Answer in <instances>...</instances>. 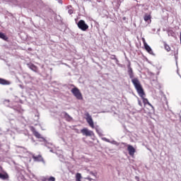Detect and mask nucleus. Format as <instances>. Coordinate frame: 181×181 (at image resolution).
Segmentation results:
<instances>
[{
    "label": "nucleus",
    "mask_w": 181,
    "mask_h": 181,
    "mask_svg": "<svg viewBox=\"0 0 181 181\" xmlns=\"http://www.w3.org/2000/svg\"><path fill=\"white\" fill-rule=\"evenodd\" d=\"M132 84L134 86L135 89L136 90L139 97L143 100V103L144 105H149L150 107H152V104L149 103V100H148L147 98H145V92L144 91V88H142V85L141 84V82L139 81V78H134L132 79Z\"/></svg>",
    "instance_id": "1"
},
{
    "label": "nucleus",
    "mask_w": 181,
    "mask_h": 181,
    "mask_svg": "<svg viewBox=\"0 0 181 181\" xmlns=\"http://www.w3.org/2000/svg\"><path fill=\"white\" fill-rule=\"evenodd\" d=\"M71 93L76 97L77 100H83V94L78 88H74L71 90Z\"/></svg>",
    "instance_id": "2"
},
{
    "label": "nucleus",
    "mask_w": 181,
    "mask_h": 181,
    "mask_svg": "<svg viewBox=\"0 0 181 181\" xmlns=\"http://www.w3.org/2000/svg\"><path fill=\"white\" fill-rule=\"evenodd\" d=\"M77 26L78 29H81V30H83V32H86V30L88 29V25L86 23L84 20H80L77 23Z\"/></svg>",
    "instance_id": "3"
},
{
    "label": "nucleus",
    "mask_w": 181,
    "mask_h": 181,
    "mask_svg": "<svg viewBox=\"0 0 181 181\" xmlns=\"http://www.w3.org/2000/svg\"><path fill=\"white\" fill-rule=\"evenodd\" d=\"M127 69H128L127 73L129 76V78H132V80L138 78H134V70H132V68L131 67V62H129V64L127 65Z\"/></svg>",
    "instance_id": "4"
},
{
    "label": "nucleus",
    "mask_w": 181,
    "mask_h": 181,
    "mask_svg": "<svg viewBox=\"0 0 181 181\" xmlns=\"http://www.w3.org/2000/svg\"><path fill=\"white\" fill-rule=\"evenodd\" d=\"M86 117V121L88 124L90 126V127L94 128V122L93 121V117L90 115V113L86 112L85 113Z\"/></svg>",
    "instance_id": "5"
},
{
    "label": "nucleus",
    "mask_w": 181,
    "mask_h": 181,
    "mask_svg": "<svg viewBox=\"0 0 181 181\" xmlns=\"http://www.w3.org/2000/svg\"><path fill=\"white\" fill-rule=\"evenodd\" d=\"M81 132L83 135H86V136H93V135H94V132L91 130H88L87 128L82 129Z\"/></svg>",
    "instance_id": "6"
},
{
    "label": "nucleus",
    "mask_w": 181,
    "mask_h": 181,
    "mask_svg": "<svg viewBox=\"0 0 181 181\" xmlns=\"http://www.w3.org/2000/svg\"><path fill=\"white\" fill-rule=\"evenodd\" d=\"M127 151L129 152V155H130V156H134V155H135V148H134V146H131V145H128L127 146Z\"/></svg>",
    "instance_id": "7"
},
{
    "label": "nucleus",
    "mask_w": 181,
    "mask_h": 181,
    "mask_svg": "<svg viewBox=\"0 0 181 181\" xmlns=\"http://www.w3.org/2000/svg\"><path fill=\"white\" fill-rule=\"evenodd\" d=\"M0 84H1L2 86H9V84H11V82L9 81L0 78Z\"/></svg>",
    "instance_id": "8"
},
{
    "label": "nucleus",
    "mask_w": 181,
    "mask_h": 181,
    "mask_svg": "<svg viewBox=\"0 0 181 181\" xmlns=\"http://www.w3.org/2000/svg\"><path fill=\"white\" fill-rule=\"evenodd\" d=\"M32 132L33 135L37 138V139H40L42 138V135H40V133L35 129V128L32 129Z\"/></svg>",
    "instance_id": "9"
},
{
    "label": "nucleus",
    "mask_w": 181,
    "mask_h": 181,
    "mask_svg": "<svg viewBox=\"0 0 181 181\" xmlns=\"http://www.w3.org/2000/svg\"><path fill=\"white\" fill-rule=\"evenodd\" d=\"M144 47L146 52H148V53H149L150 54H152V53H153V52L152 51V48H151V47L148 45L147 43H144Z\"/></svg>",
    "instance_id": "10"
},
{
    "label": "nucleus",
    "mask_w": 181,
    "mask_h": 181,
    "mask_svg": "<svg viewBox=\"0 0 181 181\" xmlns=\"http://www.w3.org/2000/svg\"><path fill=\"white\" fill-rule=\"evenodd\" d=\"M68 13L69 15H73L74 13V8L71 6H67Z\"/></svg>",
    "instance_id": "11"
},
{
    "label": "nucleus",
    "mask_w": 181,
    "mask_h": 181,
    "mask_svg": "<svg viewBox=\"0 0 181 181\" xmlns=\"http://www.w3.org/2000/svg\"><path fill=\"white\" fill-rule=\"evenodd\" d=\"M29 68L30 70H33V71H35V73L37 71V66H36L35 64L30 65Z\"/></svg>",
    "instance_id": "12"
},
{
    "label": "nucleus",
    "mask_w": 181,
    "mask_h": 181,
    "mask_svg": "<svg viewBox=\"0 0 181 181\" xmlns=\"http://www.w3.org/2000/svg\"><path fill=\"white\" fill-rule=\"evenodd\" d=\"M0 39H3V40H8V37L4 33L0 32Z\"/></svg>",
    "instance_id": "13"
},
{
    "label": "nucleus",
    "mask_w": 181,
    "mask_h": 181,
    "mask_svg": "<svg viewBox=\"0 0 181 181\" xmlns=\"http://www.w3.org/2000/svg\"><path fill=\"white\" fill-rule=\"evenodd\" d=\"M33 158L34 159V160H35L36 162H39L42 160V156H33Z\"/></svg>",
    "instance_id": "14"
},
{
    "label": "nucleus",
    "mask_w": 181,
    "mask_h": 181,
    "mask_svg": "<svg viewBox=\"0 0 181 181\" xmlns=\"http://www.w3.org/2000/svg\"><path fill=\"white\" fill-rule=\"evenodd\" d=\"M76 181H81V174L77 173L76 175Z\"/></svg>",
    "instance_id": "15"
},
{
    "label": "nucleus",
    "mask_w": 181,
    "mask_h": 181,
    "mask_svg": "<svg viewBox=\"0 0 181 181\" xmlns=\"http://www.w3.org/2000/svg\"><path fill=\"white\" fill-rule=\"evenodd\" d=\"M164 47L167 52H170V47L168 44L165 43Z\"/></svg>",
    "instance_id": "16"
},
{
    "label": "nucleus",
    "mask_w": 181,
    "mask_h": 181,
    "mask_svg": "<svg viewBox=\"0 0 181 181\" xmlns=\"http://www.w3.org/2000/svg\"><path fill=\"white\" fill-rule=\"evenodd\" d=\"M0 179H8V175L0 173Z\"/></svg>",
    "instance_id": "17"
},
{
    "label": "nucleus",
    "mask_w": 181,
    "mask_h": 181,
    "mask_svg": "<svg viewBox=\"0 0 181 181\" xmlns=\"http://www.w3.org/2000/svg\"><path fill=\"white\" fill-rule=\"evenodd\" d=\"M150 19H151V16H144V21L146 22H148V21H150Z\"/></svg>",
    "instance_id": "18"
},
{
    "label": "nucleus",
    "mask_w": 181,
    "mask_h": 181,
    "mask_svg": "<svg viewBox=\"0 0 181 181\" xmlns=\"http://www.w3.org/2000/svg\"><path fill=\"white\" fill-rule=\"evenodd\" d=\"M47 181H55L56 179L54 177H50L49 178L46 179Z\"/></svg>",
    "instance_id": "19"
},
{
    "label": "nucleus",
    "mask_w": 181,
    "mask_h": 181,
    "mask_svg": "<svg viewBox=\"0 0 181 181\" xmlns=\"http://www.w3.org/2000/svg\"><path fill=\"white\" fill-rule=\"evenodd\" d=\"M138 103L140 107H142V102L141 100H138Z\"/></svg>",
    "instance_id": "20"
},
{
    "label": "nucleus",
    "mask_w": 181,
    "mask_h": 181,
    "mask_svg": "<svg viewBox=\"0 0 181 181\" xmlns=\"http://www.w3.org/2000/svg\"><path fill=\"white\" fill-rule=\"evenodd\" d=\"M142 41H143L144 45V46H145V43H146V41H145V38H142Z\"/></svg>",
    "instance_id": "21"
},
{
    "label": "nucleus",
    "mask_w": 181,
    "mask_h": 181,
    "mask_svg": "<svg viewBox=\"0 0 181 181\" xmlns=\"http://www.w3.org/2000/svg\"><path fill=\"white\" fill-rule=\"evenodd\" d=\"M66 115H67L68 117H70L69 115H67V113H66Z\"/></svg>",
    "instance_id": "22"
},
{
    "label": "nucleus",
    "mask_w": 181,
    "mask_h": 181,
    "mask_svg": "<svg viewBox=\"0 0 181 181\" xmlns=\"http://www.w3.org/2000/svg\"><path fill=\"white\" fill-rule=\"evenodd\" d=\"M123 20L125 21V17L123 18Z\"/></svg>",
    "instance_id": "23"
},
{
    "label": "nucleus",
    "mask_w": 181,
    "mask_h": 181,
    "mask_svg": "<svg viewBox=\"0 0 181 181\" xmlns=\"http://www.w3.org/2000/svg\"><path fill=\"white\" fill-rule=\"evenodd\" d=\"M166 104H168V101H166Z\"/></svg>",
    "instance_id": "24"
}]
</instances>
